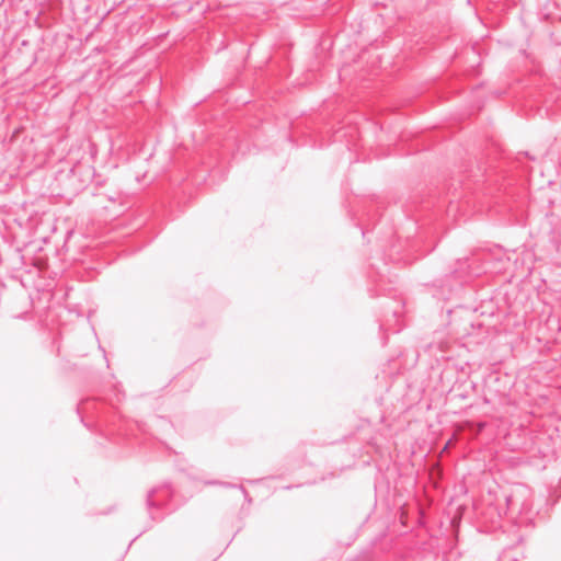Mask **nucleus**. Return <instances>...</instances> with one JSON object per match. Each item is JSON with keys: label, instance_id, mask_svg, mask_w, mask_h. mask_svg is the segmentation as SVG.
Returning <instances> with one entry per match:
<instances>
[{"label": "nucleus", "instance_id": "nucleus-1", "mask_svg": "<svg viewBox=\"0 0 561 561\" xmlns=\"http://www.w3.org/2000/svg\"><path fill=\"white\" fill-rule=\"evenodd\" d=\"M529 490L525 485H516L512 493L506 496V505L511 510L522 511L528 507Z\"/></svg>", "mask_w": 561, "mask_h": 561}, {"label": "nucleus", "instance_id": "nucleus-2", "mask_svg": "<svg viewBox=\"0 0 561 561\" xmlns=\"http://www.w3.org/2000/svg\"><path fill=\"white\" fill-rule=\"evenodd\" d=\"M154 490H151L148 492V496H147V504L148 506H152L153 505V501H152V496L154 494Z\"/></svg>", "mask_w": 561, "mask_h": 561}]
</instances>
